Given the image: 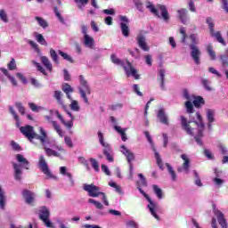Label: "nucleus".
Listing matches in <instances>:
<instances>
[{
  "instance_id": "1",
  "label": "nucleus",
  "mask_w": 228,
  "mask_h": 228,
  "mask_svg": "<svg viewBox=\"0 0 228 228\" xmlns=\"http://www.w3.org/2000/svg\"><path fill=\"white\" fill-rule=\"evenodd\" d=\"M197 121H188L184 116H181V126L183 131L187 133L188 135L194 136L195 130L197 128V135L195 136V141L200 146H203V142L201 138L203 137V131L205 129V124L203 122L202 115L198 111L196 112Z\"/></svg>"
},
{
  "instance_id": "2",
  "label": "nucleus",
  "mask_w": 228,
  "mask_h": 228,
  "mask_svg": "<svg viewBox=\"0 0 228 228\" xmlns=\"http://www.w3.org/2000/svg\"><path fill=\"white\" fill-rule=\"evenodd\" d=\"M40 134H37L32 126H24L20 127V133L25 136L28 142L34 143V139L40 141V143L45 146L49 142L48 134L42 127L39 128Z\"/></svg>"
},
{
  "instance_id": "3",
  "label": "nucleus",
  "mask_w": 228,
  "mask_h": 228,
  "mask_svg": "<svg viewBox=\"0 0 228 228\" xmlns=\"http://www.w3.org/2000/svg\"><path fill=\"white\" fill-rule=\"evenodd\" d=\"M17 161L21 164L13 163L12 167L14 169V180L20 181L21 180V167L26 170H29V161L25 159V157L21 154L17 155Z\"/></svg>"
},
{
  "instance_id": "4",
  "label": "nucleus",
  "mask_w": 228,
  "mask_h": 228,
  "mask_svg": "<svg viewBox=\"0 0 228 228\" xmlns=\"http://www.w3.org/2000/svg\"><path fill=\"white\" fill-rule=\"evenodd\" d=\"M146 8H148L156 18L160 19L162 17L165 22H167L170 20V16L168 15L167 9L165 4H158V9L160 11V13L151 2L146 4Z\"/></svg>"
},
{
  "instance_id": "5",
  "label": "nucleus",
  "mask_w": 228,
  "mask_h": 228,
  "mask_svg": "<svg viewBox=\"0 0 228 228\" xmlns=\"http://www.w3.org/2000/svg\"><path fill=\"white\" fill-rule=\"evenodd\" d=\"M83 189L85 191L88 192L89 197L97 198L102 195L103 204H105L106 206H110V202L109 200H107L106 194L104 192L100 191H101L100 187H97L96 185L92 183V184H84Z\"/></svg>"
},
{
  "instance_id": "6",
  "label": "nucleus",
  "mask_w": 228,
  "mask_h": 228,
  "mask_svg": "<svg viewBox=\"0 0 228 228\" xmlns=\"http://www.w3.org/2000/svg\"><path fill=\"white\" fill-rule=\"evenodd\" d=\"M98 138H99V143L102 144L103 147L102 153L106 156V159L109 161V163L114 162V158L111 156V153H113V149L111 146L104 142V135L102 132H98Z\"/></svg>"
},
{
  "instance_id": "7",
  "label": "nucleus",
  "mask_w": 228,
  "mask_h": 228,
  "mask_svg": "<svg viewBox=\"0 0 228 228\" xmlns=\"http://www.w3.org/2000/svg\"><path fill=\"white\" fill-rule=\"evenodd\" d=\"M190 39L191 41V45H190V49L191 50V56L192 60H194L195 63L197 65H200V57L201 53L198 46H196V45H198V41L196 40L195 34H191Z\"/></svg>"
},
{
  "instance_id": "8",
  "label": "nucleus",
  "mask_w": 228,
  "mask_h": 228,
  "mask_svg": "<svg viewBox=\"0 0 228 228\" xmlns=\"http://www.w3.org/2000/svg\"><path fill=\"white\" fill-rule=\"evenodd\" d=\"M79 83L80 86H82V87L78 88L79 94L84 99L85 103L88 104V99L86 94H91V88L88 86L87 81L86 80V78H84L82 75L79 76Z\"/></svg>"
},
{
  "instance_id": "9",
  "label": "nucleus",
  "mask_w": 228,
  "mask_h": 228,
  "mask_svg": "<svg viewBox=\"0 0 228 228\" xmlns=\"http://www.w3.org/2000/svg\"><path fill=\"white\" fill-rule=\"evenodd\" d=\"M139 191H140L141 194L143 195L145 200H148V202L150 203L148 205V208L150 210L151 215H152V216L155 219L159 220L160 217H159L158 214L156 213V210H157V208L159 207V204L157 202L152 201L151 198L149 197V195L144 191H142V188H139Z\"/></svg>"
},
{
  "instance_id": "10",
  "label": "nucleus",
  "mask_w": 228,
  "mask_h": 228,
  "mask_svg": "<svg viewBox=\"0 0 228 228\" xmlns=\"http://www.w3.org/2000/svg\"><path fill=\"white\" fill-rule=\"evenodd\" d=\"M38 169L41 170L43 174L45 175L48 178H53V175L50 172L48 163H46V160L45 159V156L41 155L38 159V164H37Z\"/></svg>"
},
{
  "instance_id": "11",
  "label": "nucleus",
  "mask_w": 228,
  "mask_h": 228,
  "mask_svg": "<svg viewBox=\"0 0 228 228\" xmlns=\"http://www.w3.org/2000/svg\"><path fill=\"white\" fill-rule=\"evenodd\" d=\"M127 66H123V69L125 70L126 77H129L130 76L134 77L135 80L140 78L138 75L137 69H135L129 61H126Z\"/></svg>"
},
{
  "instance_id": "12",
  "label": "nucleus",
  "mask_w": 228,
  "mask_h": 228,
  "mask_svg": "<svg viewBox=\"0 0 228 228\" xmlns=\"http://www.w3.org/2000/svg\"><path fill=\"white\" fill-rule=\"evenodd\" d=\"M214 215L216 217V220L218 221V224L221 226V228H228L226 218L224 217V215L222 211L215 208Z\"/></svg>"
},
{
  "instance_id": "13",
  "label": "nucleus",
  "mask_w": 228,
  "mask_h": 228,
  "mask_svg": "<svg viewBox=\"0 0 228 228\" xmlns=\"http://www.w3.org/2000/svg\"><path fill=\"white\" fill-rule=\"evenodd\" d=\"M136 43L140 49H142L143 52L151 51V47L148 46L146 37L143 35H138L136 37Z\"/></svg>"
},
{
  "instance_id": "14",
  "label": "nucleus",
  "mask_w": 228,
  "mask_h": 228,
  "mask_svg": "<svg viewBox=\"0 0 228 228\" xmlns=\"http://www.w3.org/2000/svg\"><path fill=\"white\" fill-rule=\"evenodd\" d=\"M181 159L183 160V163L182 165L183 167H178L177 171H178V173H181L182 170H185L186 173L188 174L190 167H191L190 159L188 158V156L186 154H182Z\"/></svg>"
},
{
  "instance_id": "15",
  "label": "nucleus",
  "mask_w": 228,
  "mask_h": 228,
  "mask_svg": "<svg viewBox=\"0 0 228 228\" xmlns=\"http://www.w3.org/2000/svg\"><path fill=\"white\" fill-rule=\"evenodd\" d=\"M22 197L27 204L31 205L35 201V193L28 190L22 191Z\"/></svg>"
},
{
  "instance_id": "16",
  "label": "nucleus",
  "mask_w": 228,
  "mask_h": 228,
  "mask_svg": "<svg viewBox=\"0 0 228 228\" xmlns=\"http://www.w3.org/2000/svg\"><path fill=\"white\" fill-rule=\"evenodd\" d=\"M211 37L216 38V42L221 44V45L226 46V42L222 37V33L220 31L215 32V30L210 31Z\"/></svg>"
},
{
  "instance_id": "17",
  "label": "nucleus",
  "mask_w": 228,
  "mask_h": 228,
  "mask_svg": "<svg viewBox=\"0 0 228 228\" xmlns=\"http://www.w3.org/2000/svg\"><path fill=\"white\" fill-rule=\"evenodd\" d=\"M122 153L126 157L127 163L131 164L134 160V155L133 152H130V151L126 148L125 145H121Z\"/></svg>"
},
{
  "instance_id": "18",
  "label": "nucleus",
  "mask_w": 228,
  "mask_h": 228,
  "mask_svg": "<svg viewBox=\"0 0 228 228\" xmlns=\"http://www.w3.org/2000/svg\"><path fill=\"white\" fill-rule=\"evenodd\" d=\"M177 13L179 20H181L183 24H186V21L188 20V10L185 8H182L177 11Z\"/></svg>"
},
{
  "instance_id": "19",
  "label": "nucleus",
  "mask_w": 228,
  "mask_h": 228,
  "mask_svg": "<svg viewBox=\"0 0 228 228\" xmlns=\"http://www.w3.org/2000/svg\"><path fill=\"white\" fill-rule=\"evenodd\" d=\"M159 77H158V82L159 83L160 89L165 91L166 90V86H165L166 70L163 69H160L159 72Z\"/></svg>"
},
{
  "instance_id": "20",
  "label": "nucleus",
  "mask_w": 228,
  "mask_h": 228,
  "mask_svg": "<svg viewBox=\"0 0 228 228\" xmlns=\"http://www.w3.org/2000/svg\"><path fill=\"white\" fill-rule=\"evenodd\" d=\"M57 118H59L61 124L64 125L66 128L71 129L73 127V119L66 122L62 117V115L59 112V110L55 111Z\"/></svg>"
},
{
  "instance_id": "21",
  "label": "nucleus",
  "mask_w": 228,
  "mask_h": 228,
  "mask_svg": "<svg viewBox=\"0 0 228 228\" xmlns=\"http://www.w3.org/2000/svg\"><path fill=\"white\" fill-rule=\"evenodd\" d=\"M158 118L159 119V122L163 125L168 126V118L166 115L165 110L160 109L158 112Z\"/></svg>"
},
{
  "instance_id": "22",
  "label": "nucleus",
  "mask_w": 228,
  "mask_h": 228,
  "mask_svg": "<svg viewBox=\"0 0 228 228\" xmlns=\"http://www.w3.org/2000/svg\"><path fill=\"white\" fill-rule=\"evenodd\" d=\"M45 118L48 122H51L52 126H53V128H54L55 132L57 133V134H59L61 137H63L61 127H60L58 123L55 121H51L50 116H45Z\"/></svg>"
},
{
  "instance_id": "23",
  "label": "nucleus",
  "mask_w": 228,
  "mask_h": 228,
  "mask_svg": "<svg viewBox=\"0 0 228 228\" xmlns=\"http://www.w3.org/2000/svg\"><path fill=\"white\" fill-rule=\"evenodd\" d=\"M61 90H63V92L65 93L66 97H68L69 100L72 101V97L71 95H69V94H72L74 92L73 87H71L69 84L65 83L61 86Z\"/></svg>"
},
{
  "instance_id": "24",
  "label": "nucleus",
  "mask_w": 228,
  "mask_h": 228,
  "mask_svg": "<svg viewBox=\"0 0 228 228\" xmlns=\"http://www.w3.org/2000/svg\"><path fill=\"white\" fill-rule=\"evenodd\" d=\"M192 104L195 106L196 109H200L202 106L205 105V100L200 95L195 96L194 101H192Z\"/></svg>"
},
{
  "instance_id": "25",
  "label": "nucleus",
  "mask_w": 228,
  "mask_h": 228,
  "mask_svg": "<svg viewBox=\"0 0 228 228\" xmlns=\"http://www.w3.org/2000/svg\"><path fill=\"white\" fill-rule=\"evenodd\" d=\"M215 111L208 109L207 110V120H208V128L209 129H212V124L214 123L215 121Z\"/></svg>"
},
{
  "instance_id": "26",
  "label": "nucleus",
  "mask_w": 228,
  "mask_h": 228,
  "mask_svg": "<svg viewBox=\"0 0 228 228\" xmlns=\"http://www.w3.org/2000/svg\"><path fill=\"white\" fill-rule=\"evenodd\" d=\"M94 43H95V41L94 40V38L92 37H90V35L84 36V45L86 47L92 49Z\"/></svg>"
},
{
  "instance_id": "27",
  "label": "nucleus",
  "mask_w": 228,
  "mask_h": 228,
  "mask_svg": "<svg viewBox=\"0 0 228 228\" xmlns=\"http://www.w3.org/2000/svg\"><path fill=\"white\" fill-rule=\"evenodd\" d=\"M62 96H63V94H62L61 91H60V90L54 91L53 98L56 100L57 104L64 107L63 101H62Z\"/></svg>"
},
{
  "instance_id": "28",
  "label": "nucleus",
  "mask_w": 228,
  "mask_h": 228,
  "mask_svg": "<svg viewBox=\"0 0 228 228\" xmlns=\"http://www.w3.org/2000/svg\"><path fill=\"white\" fill-rule=\"evenodd\" d=\"M49 217H50L49 209L46 207L43 206L40 209V215H39L40 220L49 219Z\"/></svg>"
},
{
  "instance_id": "29",
  "label": "nucleus",
  "mask_w": 228,
  "mask_h": 228,
  "mask_svg": "<svg viewBox=\"0 0 228 228\" xmlns=\"http://www.w3.org/2000/svg\"><path fill=\"white\" fill-rule=\"evenodd\" d=\"M43 150H45V155H46L47 157H52V156L56 157V158L61 157V153L55 151H54L53 149H52V148L45 147V148H43Z\"/></svg>"
},
{
  "instance_id": "30",
  "label": "nucleus",
  "mask_w": 228,
  "mask_h": 228,
  "mask_svg": "<svg viewBox=\"0 0 228 228\" xmlns=\"http://www.w3.org/2000/svg\"><path fill=\"white\" fill-rule=\"evenodd\" d=\"M207 53H208L210 60L215 61L216 60V53L213 50L212 43H209L208 45L206 47Z\"/></svg>"
},
{
  "instance_id": "31",
  "label": "nucleus",
  "mask_w": 228,
  "mask_h": 228,
  "mask_svg": "<svg viewBox=\"0 0 228 228\" xmlns=\"http://www.w3.org/2000/svg\"><path fill=\"white\" fill-rule=\"evenodd\" d=\"M152 190L159 200H162L165 197L162 189L157 184L152 185Z\"/></svg>"
},
{
  "instance_id": "32",
  "label": "nucleus",
  "mask_w": 228,
  "mask_h": 228,
  "mask_svg": "<svg viewBox=\"0 0 228 228\" xmlns=\"http://www.w3.org/2000/svg\"><path fill=\"white\" fill-rule=\"evenodd\" d=\"M41 62L43 63V65H45L48 72H53V64H51L48 57L42 56Z\"/></svg>"
},
{
  "instance_id": "33",
  "label": "nucleus",
  "mask_w": 228,
  "mask_h": 228,
  "mask_svg": "<svg viewBox=\"0 0 228 228\" xmlns=\"http://www.w3.org/2000/svg\"><path fill=\"white\" fill-rule=\"evenodd\" d=\"M120 29H121V33L122 36L125 37H128L130 35V29L129 27L126 23L121 22L120 23Z\"/></svg>"
},
{
  "instance_id": "34",
  "label": "nucleus",
  "mask_w": 228,
  "mask_h": 228,
  "mask_svg": "<svg viewBox=\"0 0 228 228\" xmlns=\"http://www.w3.org/2000/svg\"><path fill=\"white\" fill-rule=\"evenodd\" d=\"M5 206H6V196L4 195V191L0 187V208L4 210Z\"/></svg>"
},
{
  "instance_id": "35",
  "label": "nucleus",
  "mask_w": 228,
  "mask_h": 228,
  "mask_svg": "<svg viewBox=\"0 0 228 228\" xmlns=\"http://www.w3.org/2000/svg\"><path fill=\"white\" fill-rule=\"evenodd\" d=\"M110 59L112 63H115L118 66H121L122 68L126 67L124 61H121L118 57L116 56V54H111Z\"/></svg>"
},
{
  "instance_id": "36",
  "label": "nucleus",
  "mask_w": 228,
  "mask_h": 228,
  "mask_svg": "<svg viewBox=\"0 0 228 228\" xmlns=\"http://www.w3.org/2000/svg\"><path fill=\"white\" fill-rule=\"evenodd\" d=\"M153 151H155V159H157V164L158 167H159L160 170H165V167H163V162L160 157V154L156 151V149H153Z\"/></svg>"
},
{
  "instance_id": "37",
  "label": "nucleus",
  "mask_w": 228,
  "mask_h": 228,
  "mask_svg": "<svg viewBox=\"0 0 228 228\" xmlns=\"http://www.w3.org/2000/svg\"><path fill=\"white\" fill-rule=\"evenodd\" d=\"M113 128H115V130L117 131V133L120 134L121 136V140L123 142L127 141V135L125 133V130L121 129V127L119 126H114Z\"/></svg>"
},
{
  "instance_id": "38",
  "label": "nucleus",
  "mask_w": 228,
  "mask_h": 228,
  "mask_svg": "<svg viewBox=\"0 0 228 228\" xmlns=\"http://www.w3.org/2000/svg\"><path fill=\"white\" fill-rule=\"evenodd\" d=\"M89 161H90V164L92 165L93 169L97 173H99L100 172L99 161H97L95 159H93V158H90Z\"/></svg>"
},
{
  "instance_id": "39",
  "label": "nucleus",
  "mask_w": 228,
  "mask_h": 228,
  "mask_svg": "<svg viewBox=\"0 0 228 228\" xmlns=\"http://www.w3.org/2000/svg\"><path fill=\"white\" fill-rule=\"evenodd\" d=\"M165 166H167V171H168L169 175H171L172 181L175 182L176 181L175 171L173 169V167H171V165L169 163L165 164Z\"/></svg>"
},
{
  "instance_id": "40",
  "label": "nucleus",
  "mask_w": 228,
  "mask_h": 228,
  "mask_svg": "<svg viewBox=\"0 0 228 228\" xmlns=\"http://www.w3.org/2000/svg\"><path fill=\"white\" fill-rule=\"evenodd\" d=\"M219 60L223 67H228V53L221 54Z\"/></svg>"
},
{
  "instance_id": "41",
  "label": "nucleus",
  "mask_w": 228,
  "mask_h": 228,
  "mask_svg": "<svg viewBox=\"0 0 228 228\" xmlns=\"http://www.w3.org/2000/svg\"><path fill=\"white\" fill-rule=\"evenodd\" d=\"M36 20L37 21L38 25L41 26L43 28H48L49 24L45 21V20L42 19L39 16H36Z\"/></svg>"
},
{
  "instance_id": "42",
  "label": "nucleus",
  "mask_w": 228,
  "mask_h": 228,
  "mask_svg": "<svg viewBox=\"0 0 228 228\" xmlns=\"http://www.w3.org/2000/svg\"><path fill=\"white\" fill-rule=\"evenodd\" d=\"M60 56L63 57V60L68 61L69 63H74V60L71 56H69L68 53H65L61 50H59Z\"/></svg>"
},
{
  "instance_id": "43",
  "label": "nucleus",
  "mask_w": 228,
  "mask_h": 228,
  "mask_svg": "<svg viewBox=\"0 0 228 228\" xmlns=\"http://www.w3.org/2000/svg\"><path fill=\"white\" fill-rule=\"evenodd\" d=\"M77 4L79 10H83V7H86L89 0H73Z\"/></svg>"
},
{
  "instance_id": "44",
  "label": "nucleus",
  "mask_w": 228,
  "mask_h": 228,
  "mask_svg": "<svg viewBox=\"0 0 228 228\" xmlns=\"http://www.w3.org/2000/svg\"><path fill=\"white\" fill-rule=\"evenodd\" d=\"M37 41L38 44H40L41 45H48V43H46L45 38L44 37V36L42 34H37L36 36Z\"/></svg>"
},
{
  "instance_id": "45",
  "label": "nucleus",
  "mask_w": 228,
  "mask_h": 228,
  "mask_svg": "<svg viewBox=\"0 0 228 228\" xmlns=\"http://www.w3.org/2000/svg\"><path fill=\"white\" fill-rule=\"evenodd\" d=\"M9 111H10V114L12 115L14 120H16L17 126H20V117L16 113L15 110H13L12 106H9Z\"/></svg>"
},
{
  "instance_id": "46",
  "label": "nucleus",
  "mask_w": 228,
  "mask_h": 228,
  "mask_svg": "<svg viewBox=\"0 0 228 228\" xmlns=\"http://www.w3.org/2000/svg\"><path fill=\"white\" fill-rule=\"evenodd\" d=\"M185 108H186V110H187V113H188V114L194 113L193 103L191 102L190 101H187V102H185Z\"/></svg>"
},
{
  "instance_id": "47",
  "label": "nucleus",
  "mask_w": 228,
  "mask_h": 228,
  "mask_svg": "<svg viewBox=\"0 0 228 228\" xmlns=\"http://www.w3.org/2000/svg\"><path fill=\"white\" fill-rule=\"evenodd\" d=\"M50 56L52 58V60L53 61V62H55L56 64H59L60 61H59V58H58V54L57 53L55 52V50L53 49H51L50 50Z\"/></svg>"
},
{
  "instance_id": "48",
  "label": "nucleus",
  "mask_w": 228,
  "mask_h": 228,
  "mask_svg": "<svg viewBox=\"0 0 228 228\" xmlns=\"http://www.w3.org/2000/svg\"><path fill=\"white\" fill-rule=\"evenodd\" d=\"M7 68L10 71L17 69L16 61L14 58H12V61H9Z\"/></svg>"
},
{
  "instance_id": "49",
  "label": "nucleus",
  "mask_w": 228,
  "mask_h": 228,
  "mask_svg": "<svg viewBox=\"0 0 228 228\" xmlns=\"http://www.w3.org/2000/svg\"><path fill=\"white\" fill-rule=\"evenodd\" d=\"M88 202L90 203V204H94V207H96L98 209H102L103 208H104V206L100 202V201H96V200H94V199H89L88 200Z\"/></svg>"
},
{
  "instance_id": "50",
  "label": "nucleus",
  "mask_w": 228,
  "mask_h": 228,
  "mask_svg": "<svg viewBox=\"0 0 228 228\" xmlns=\"http://www.w3.org/2000/svg\"><path fill=\"white\" fill-rule=\"evenodd\" d=\"M79 163L82 164L86 170H90V165L88 164V160L86 159L84 157L78 158Z\"/></svg>"
},
{
  "instance_id": "51",
  "label": "nucleus",
  "mask_w": 228,
  "mask_h": 228,
  "mask_svg": "<svg viewBox=\"0 0 228 228\" xmlns=\"http://www.w3.org/2000/svg\"><path fill=\"white\" fill-rule=\"evenodd\" d=\"M179 33L182 34V43L184 44L186 41V38L188 37V35L186 34L184 27H181V28H179Z\"/></svg>"
},
{
  "instance_id": "52",
  "label": "nucleus",
  "mask_w": 228,
  "mask_h": 228,
  "mask_svg": "<svg viewBox=\"0 0 228 228\" xmlns=\"http://www.w3.org/2000/svg\"><path fill=\"white\" fill-rule=\"evenodd\" d=\"M201 84L207 91H212V87H210V82L208 79H202Z\"/></svg>"
},
{
  "instance_id": "53",
  "label": "nucleus",
  "mask_w": 228,
  "mask_h": 228,
  "mask_svg": "<svg viewBox=\"0 0 228 228\" xmlns=\"http://www.w3.org/2000/svg\"><path fill=\"white\" fill-rule=\"evenodd\" d=\"M194 175H195V184L199 187H202L203 186V183H202V181L200 180V175H199V173L198 171H194Z\"/></svg>"
},
{
  "instance_id": "54",
  "label": "nucleus",
  "mask_w": 228,
  "mask_h": 228,
  "mask_svg": "<svg viewBox=\"0 0 228 228\" xmlns=\"http://www.w3.org/2000/svg\"><path fill=\"white\" fill-rule=\"evenodd\" d=\"M206 22H207V24H208V26H209V31H210V32H211V31H215V28H214L215 25H214V22H213V19L210 18V17H208V18L206 19Z\"/></svg>"
},
{
  "instance_id": "55",
  "label": "nucleus",
  "mask_w": 228,
  "mask_h": 228,
  "mask_svg": "<svg viewBox=\"0 0 228 228\" xmlns=\"http://www.w3.org/2000/svg\"><path fill=\"white\" fill-rule=\"evenodd\" d=\"M70 110H72L74 111H78L79 110L78 102L76 100L71 101Z\"/></svg>"
},
{
  "instance_id": "56",
  "label": "nucleus",
  "mask_w": 228,
  "mask_h": 228,
  "mask_svg": "<svg viewBox=\"0 0 228 228\" xmlns=\"http://www.w3.org/2000/svg\"><path fill=\"white\" fill-rule=\"evenodd\" d=\"M54 13H55L56 18L59 19L60 22L64 24V19L61 16V14L60 13L57 6L54 7Z\"/></svg>"
},
{
  "instance_id": "57",
  "label": "nucleus",
  "mask_w": 228,
  "mask_h": 228,
  "mask_svg": "<svg viewBox=\"0 0 228 228\" xmlns=\"http://www.w3.org/2000/svg\"><path fill=\"white\" fill-rule=\"evenodd\" d=\"M0 19H1V20H3L5 23H7L9 21L8 16L4 10H0Z\"/></svg>"
},
{
  "instance_id": "58",
  "label": "nucleus",
  "mask_w": 228,
  "mask_h": 228,
  "mask_svg": "<svg viewBox=\"0 0 228 228\" xmlns=\"http://www.w3.org/2000/svg\"><path fill=\"white\" fill-rule=\"evenodd\" d=\"M16 107L20 114L25 115V107L22 106V103L17 102Z\"/></svg>"
},
{
  "instance_id": "59",
  "label": "nucleus",
  "mask_w": 228,
  "mask_h": 228,
  "mask_svg": "<svg viewBox=\"0 0 228 228\" xmlns=\"http://www.w3.org/2000/svg\"><path fill=\"white\" fill-rule=\"evenodd\" d=\"M35 63L38 72H41L43 76H48V73L45 72V69H44V67H42L38 62H35Z\"/></svg>"
},
{
  "instance_id": "60",
  "label": "nucleus",
  "mask_w": 228,
  "mask_h": 228,
  "mask_svg": "<svg viewBox=\"0 0 228 228\" xmlns=\"http://www.w3.org/2000/svg\"><path fill=\"white\" fill-rule=\"evenodd\" d=\"M64 142H65L66 145H68V147H69V148H73L74 147L73 142L71 140V137L65 136L64 137Z\"/></svg>"
},
{
  "instance_id": "61",
  "label": "nucleus",
  "mask_w": 228,
  "mask_h": 228,
  "mask_svg": "<svg viewBox=\"0 0 228 228\" xmlns=\"http://www.w3.org/2000/svg\"><path fill=\"white\" fill-rule=\"evenodd\" d=\"M43 224H45L47 228H54L53 224L49 220V218L46 219H41Z\"/></svg>"
},
{
  "instance_id": "62",
  "label": "nucleus",
  "mask_w": 228,
  "mask_h": 228,
  "mask_svg": "<svg viewBox=\"0 0 228 228\" xmlns=\"http://www.w3.org/2000/svg\"><path fill=\"white\" fill-rule=\"evenodd\" d=\"M12 147L14 151H20L21 147L20 144H18L15 141H12Z\"/></svg>"
},
{
  "instance_id": "63",
  "label": "nucleus",
  "mask_w": 228,
  "mask_h": 228,
  "mask_svg": "<svg viewBox=\"0 0 228 228\" xmlns=\"http://www.w3.org/2000/svg\"><path fill=\"white\" fill-rule=\"evenodd\" d=\"M126 227L127 228H138V224L134 221H127Z\"/></svg>"
},
{
  "instance_id": "64",
  "label": "nucleus",
  "mask_w": 228,
  "mask_h": 228,
  "mask_svg": "<svg viewBox=\"0 0 228 228\" xmlns=\"http://www.w3.org/2000/svg\"><path fill=\"white\" fill-rule=\"evenodd\" d=\"M221 3H223V9L228 13V0H221Z\"/></svg>"
}]
</instances>
